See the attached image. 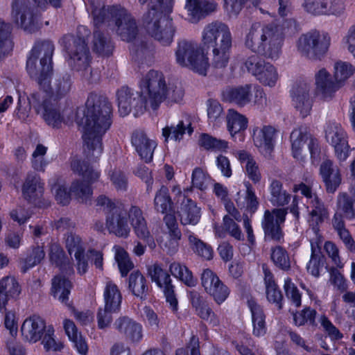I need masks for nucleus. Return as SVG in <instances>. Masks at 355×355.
<instances>
[{
	"mask_svg": "<svg viewBox=\"0 0 355 355\" xmlns=\"http://www.w3.org/2000/svg\"><path fill=\"white\" fill-rule=\"evenodd\" d=\"M116 98L119 112L123 116L128 115L132 108L135 110V115H139L149 106V103H146L145 95L142 92L139 96L127 87H123L117 91Z\"/></svg>",
	"mask_w": 355,
	"mask_h": 355,
	"instance_id": "15",
	"label": "nucleus"
},
{
	"mask_svg": "<svg viewBox=\"0 0 355 355\" xmlns=\"http://www.w3.org/2000/svg\"><path fill=\"white\" fill-rule=\"evenodd\" d=\"M286 215V211L284 209L265 211L261 225L266 239L281 240L283 237L281 225L284 222Z\"/></svg>",
	"mask_w": 355,
	"mask_h": 355,
	"instance_id": "19",
	"label": "nucleus"
},
{
	"mask_svg": "<svg viewBox=\"0 0 355 355\" xmlns=\"http://www.w3.org/2000/svg\"><path fill=\"white\" fill-rule=\"evenodd\" d=\"M315 96L322 102H330L339 90L331 74L325 68H320L314 74Z\"/></svg>",
	"mask_w": 355,
	"mask_h": 355,
	"instance_id": "17",
	"label": "nucleus"
},
{
	"mask_svg": "<svg viewBox=\"0 0 355 355\" xmlns=\"http://www.w3.org/2000/svg\"><path fill=\"white\" fill-rule=\"evenodd\" d=\"M270 201L275 205L282 206L287 204L290 199V195L282 189V184L276 180L271 182L269 187Z\"/></svg>",
	"mask_w": 355,
	"mask_h": 355,
	"instance_id": "49",
	"label": "nucleus"
},
{
	"mask_svg": "<svg viewBox=\"0 0 355 355\" xmlns=\"http://www.w3.org/2000/svg\"><path fill=\"white\" fill-rule=\"evenodd\" d=\"M87 10L92 15L95 26L105 22L110 17L112 21L114 22V30L121 40L130 42L137 35L135 21L121 6H115L105 8V7H94L93 4H91Z\"/></svg>",
	"mask_w": 355,
	"mask_h": 355,
	"instance_id": "7",
	"label": "nucleus"
},
{
	"mask_svg": "<svg viewBox=\"0 0 355 355\" xmlns=\"http://www.w3.org/2000/svg\"><path fill=\"white\" fill-rule=\"evenodd\" d=\"M199 144L207 150L215 152H224L228 148L227 141L215 138L205 133L200 136Z\"/></svg>",
	"mask_w": 355,
	"mask_h": 355,
	"instance_id": "51",
	"label": "nucleus"
},
{
	"mask_svg": "<svg viewBox=\"0 0 355 355\" xmlns=\"http://www.w3.org/2000/svg\"><path fill=\"white\" fill-rule=\"evenodd\" d=\"M44 185L40 176L36 174H28L21 188L24 198L29 202H35L43 195Z\"/></svg>",
	"mask_w": 355,
	"mask_h": 355,
	"instance_id": "31",
	"label": "nucleus"
},
{
	"mask_svg": "<svg viewBox=\"0 0 355 355\" xmlns=\"http://www.w3.org/2000/svg\"><path fill=\"white\" fill-rule=\"evenodd\" d=\"M115 260L118 263L120 272L123 277L127 275L128 272L134 267L127 252L119 246L114 247Z\"/></svg>",
	"mask_w": 355,
	"mask_h": 355,
	"instance_id": "55",
	"label": "nucleus"
},
{
	"mask_svg": "<svg viewBox=\"0 0 355 355\" xmlns=\"http://www.w3.org/2000/svg\"><path fill=\"white\" fill-rule=\"evenodd\" d=\"M207 105L209 124L215 128L219 127L222 124L224 118L222 105L215 100H209Z\"/></svg>",
	"mask_w": 355,
	"mask_h": 355,
	"instance_id": "50",
	"label": "nucleus"
},
{
	"mask_svg": "<svg viewBox=\"0 0 355 355\" xmlns=\"http://www.w3.org/2000/svg\"><path fill=\"white\" fill-rule=\"evenodd\" d=\"M189 295L190 302L196 315L211 327L219 326V318L210 307L206 299L194 291H190Z\"/></svg>",
	"mask_w": 355,
	"mask_h": 355,
	"instance_id": "22",
	"label": "nucleus"
},
{
	"mask_svg": "<svg viewBox=\"0 0 355 355\" xmlns=\"http://www.w3.org/2000/svg\"><path fill=\"white\" fill-rule=\"evenodd\" d=\"M324 131L325 140L333 148L335 157L339 162H345L352 151L347 133L340 123L334 121L327 123Z\"/></svg>",
	"mask_w": 355,
	"mask_h": 355,
	"instance_id": "12",
	"label": "nucleus"
},
{
	"mask_svg": "<svg viewBox=\"0 0 355 355\" xmlns=\"http://www.w3.org/2000/svg\"><path fill=\"white\" fill-rule=\"evenodd\" d=\"M71 283L65 277L56 276L52 281L51 294L62 304L69 306V296Z\"/></svg>",
	"mask_w": 355,
	"mask_h": 355,
	"instance_id": "38",
	"label": "nucleus"
},
{
	"mask_svg": "<svg viewBox=\"0 0 355 355\" xmlns=\"http://www.w3.org/2000/svg\"><path fill=\"white\" fill-rule=\"evenodd\" d=\"M44 336L42 343L46 351H61L64 345L62 342L56 340L53 336L54 329L52 326H48L44 331Z\"/></svg>",
	"mask_w": 355,
	"mask_h": 355,
	"instance_id": "61",
	"label": "nucleus"
},
{
	"mask_svg": "<svg viewBox=\"0 0 355 355\" xmlns=\"http://www.w3.org/2000/svg\"><path fill=\"white\" fill-rule=\"evenodd\" d=\"M192 186L200 191L207 190L211 184L209 175L200 168H196L191 175Z\"/></svg>",
	"mask_w": 355,
	"mask_h": 355,
	"instance_id": "58",
	"label": "nucleus"
},
{
	"mask_svg": "<svg viewBox=\"0 0 355 355\" xmlns=\"http://www.w3.org/2000/svg\"><path fill=\"white\" fill-rule=\"evenodd\" d=\"M172 202L167 187L162 186L157 191L154 198L155 209L162 214L171 209Z\"/></svg>",
	"mask_w": 355,
	"mask_h": 355,
	"instance_id": "52",
	"label": "nucleus"
},
{
	"mask_svg": "<svg viewBox=\"0 0 355 355\" xmlns=\"http://www.w3.org/2000/svg\"><path fill=\"white\" fill-rule=\"evenodd\" d=\"M217 3L210 0H187L185 8L188 12L189 20L197 22L201 18L215 11Z\"/></svg>",
	"mask_w": 355,
	"mask_h": 355,
	"instance_id": "29",
	"label": "nucleus"
},
{
	"mask_svg": "<svg viewBox=\"0 0 355 355\" xmlns=\"http://www.w3.org/2000/svg\"><path fill=\"white\" fill-rule=\"evenodd\" d=\"M129 288L136 297L145 299L148 291L145 277L138 271L132 272L129 277Z\"/></svg>",
	"mask_w": 355,
	"mask_h": 355,
	"instance_id": "44",
	"label": "nucleus"
},
{
	"mask_svg": "<svg viewBox=\"0 0 355 355\" xmlns=\"http://www.w3.org/2000/svg\"><path fill=\"white\" fill-rule=\"evenodd\" d=\"M129 220L136 236L145 241L149 248H154L156 245L155 241L147 227L142 211L139 207H131L130 208Z\"/></svg>",
	"mask_w": 355,
	"mask_h": 355,
	"instance_id": "25",
	"label": "nucleus"
},
{
	"mask_svg": "<svg viewBox=\"0 0 355 355\" xmlns=\"http://www.w3.org/2000/svg\"><path fill=\"white\" fill-rule=\"evenodd\" d=\"M345 7L343 0H324V15L340 16L345 12Z\"/></svg>",
	"mask_w": 355,
	"mask_h": 355,
	"instance_id": "64",
	"label": "nucleus"
},
{
	"mask_svg": "<svg viewBox=\"0 0 355 355\" xmlns=\"http://www.w3.org/2000/svg\"><path fill=\"white\" fill-rule=\"evenodd\" d=\"M21 293L18 280L12 275L0 279V308H4L11 299L17 300Z\"/></svg>",
	"mask_w": 355,
	"mask_h": 355,
	"instance_id": "28",
	"label": "nucleus"
},
{
	"mask_svg": "<svg viewBox=\"0 0 355 355\" xmlns=\"http://www.w3.org/2000/svg\"><path fill=\"white\" fill-rule=\"evenodd\" d=\"M153 282L162 291L173 286L169 275L158 264H154L149 269Z\"/></svg>",
	"mask_w": 355,
	"mask_h": 355,
	"instance_id": "48",
	"label": "nucleus"
},
{
	"mask_svg": "<svg viewBox=\"0 0 355 355\" xmlns=\"http://www.w3.org/2000/svg\"><path fill=\"white\" fill-rule=\"evenodd\" d=\"M245 67L263 85L274 87L279 76L277 68L269 62H266L257 55H252L245 61Z\"/></svg>",
	"mask_w": 355,
	"mask_h": 355,
	"instance_id": "14",
	"label": "nucleus"
},
{
	"mask_svg": "<svg viewBox=\"0 0 355 355\" xmlns=\"http://www.w3.org/2000/svg\"><path fill=\"white\" fill-rule=\"evenodd\" d=\"M71 168L73 171L81 175L84 182H87V184L80 183L78 181L73 182L70 189V193H69L66 191L62 180L60 178L51 180L50 182L51 191L54 194L56 201L62 205H66L69 202L70 193L82 201H86L92 194V189L88 184L93 183L100 176L98 171L78 159H74L72 161Z\"/></svg>",
	"mask_w": 355,
	"mask_h": 355,
	"instance_id": "5",
	"label": "nucleus"
},
{
	"mask_svg": "<svg viewBox=\"0 0 355 355\" xmlns=\"http://www.w3.org/2000/svg\"><path fill=\"white\" fill-rule=\"evenodd\" d=\"M291 152L293 157L297 160H304L307 155V149L313 162L320 155L318 141L311 137L304 128L294 129L291 134Z\"/></svg>",
	"mask_w": 355,
	"mask_h": 355,
	"instance_id": "13",
	"label": "nucleus"
},
{
	"mask_svg": "<svg viewBox=\"0 0 355 355\" xmlns=\"http://www.w3.org/2000/svg\"><path fill=\"white\" fill-rule=\"evenodd\" d=\"M271 259L274 263L284 270L291 268V262L287 252L281 247L275 248L271 254Z\"/></svg>",
	"mask_w": 355,
	"mask_h": 355,
	"instance_id": "63",
	"label": "nucleus"
},
{
	"mask_svg": "<svg viewBox=\"0 0 355 355\" xmlns=\"http://www.w3.org/2000/svg\"><path fill=\"white\" fill-rule=\"evenodd\" d=\"M292 103L295 110L302 117L310 114L313 103L309 96L307 87L300 86L292 95Z\"/></svg>",
	"mask_w": 355,
	"mask_h": 355,
	"instance_id": "34",
	"label": "nucleus"
},
{
	"mask_svg": "<svg viewBox=\"0 0 355 355\" xmlns=\"http://www.w3.org/2000/svg\"><path fill=\"white\" fill-rule=\"evenodd\" d=\"M200 51L196 43L182 41L178 43L175 51L176 62L178 64L185 67L187 63H191L193 58Z\"/></svg>",
	"mask_w": 355,
	"mask_h": 355,
	"instance_id": "41",
	"label": "nucleus"
},
{
	"mask_svg": "<svg viewBox=\"0 0 355 355\" xmlns=\"http://www.w3.org/2000/svg\"><path fill=\"white\" fill-rule=\"evenodd\" d=\"M139 88L153 110H157L162 102L167 105L179 103L184 94L180 83L169 82L166 84L164 74L155 70H150L143 77Z\"/></svg>",
	"mask_w": 355,
	"mask_h": 355,
	"instance_id": "4",
	"label": "nucleus"
},
{
	"mask_svg": "<svg viewBox=\"0 0 355 355\" xmlns=\"http://www.w3.org/2000/svg\"><path fill=\"white\" fill-rule=\"evenodd\" d=\"M336 209L348 218L355 217V189L340 192L336 198Z\"/></svg>",
	"mask_w": 355,
	"mask_h": 355,
	"instance_id": "39",
	"label": "nucleus"
},
{
	"mask_svg": "<svg viewBox=\"0 0 355 355\" xmlns=\"http://www.w3.org/2000/svg\"><path fill=\"white\" fill-rule=\"evenodd\" d=\"M144 21L148 33L162 45L172 42L175 33L173 23L169 19L162 17L154 6L144 15Z\"/></svg>",
	"mask_w": 355,
	"mask_h": 355,
	"instance_id": "10",
	"label": "nucleus"
},
{
	"mask_svg": "<svg viewBox=\"0 0 355 355\" xmlns=\"http://www.w3.org/2000/svg\"><path fill=\"white\" fill-rule=\"evenodd\" d=\"M89 55L85 41L78 38L74 40L73 46L69 51V64L78 71H81L82 75L91 81H95L98 77L94 78L92 71L89 70Z\"/></svg>",
	"mask_w": 355,
	"mask_h": 355,
	"instance_id": "16",
	"label": "nucleus"
},
{
	"mask_svg": "<svg viewBox=\"0 0 355 355\" xmlns=\"http://www.w3.org/2000/svg\"><path fill=\"white\" fill-rule=\"evenodd\" d=\"M284 290L286 297L296 307L301 305L302 295L290 277L284 279Z\"/></svg>",
	"mask_w": 355,
	"mask_h": 355,
	"instance_id": "60",
	"label": "nucleus"
},
{
	"mask_svg": "<svg viewBox=\"0 0 355 355\" xmlns=\"http://www.w3.org/2000/svg\"><path fill=\"white\" fill-rule=\"evenodd\" d=\"M105 307L110 311H119L122 296L117 286L110 280H107L103 292Z\"/></svg>",
	"mask_w": 355,
	"mask_h": 355,
	"instance_id": "37",
	"label": "nucleus"
},
{
	"mask_svg": "<svg viewBox=\"0 0 355 355\" xmlns=\"http://www.w3.org/2000/svg\"><path fill=\"white\" fill-rule=\"evenodd\" d=\"M96 205L109 211L106 216V227L110 233L118 237L126 238L129 236L130 209L126 211L122 207L116 206L114 202L104 196L97 198Z\"/></svg>",
	"mask_w": 355,
	"mask_h": 355,
	"instance_id": "9",
	"label": "nucleus"
},
{
	"mask_svg": "<svg viewBox=\"0 0 355 355\" xmlns=\"http://www.w3.org/2000/svg\"><path fill=\"white\" fill-rule=\"evenodd\" d=\"M111 105L96 95L88 97L85 107L77 110L76 121L83 132L88 156L98 157L103 151L102 138L111 125Z\"/></svg>",
	"mask_w": 355,
	"mask_h": 355,
	"instance_id": "2",
	"label": "nucleus"
},
{
	"mask_svg": "<svg viewBox=\"0 0 355 355\" xmlns=\"http://www.w3.org/2000/svg\"><path fill=\"white\" fill-rule=\"evenodd\" d=\"M201 284L205 292L217 304L223 303L230 295L227 286L210 269H205L201 275Z\"/></svg>",
	"mask_w": 355,
	"mask_h": 355,
	"instance_id": "18",
	"label": "nucleus"
},
{
	"mask_svg": "<svg viewBox=\"0 0 355 355\" xmlns=\"http://www.w3.org/2000/svg\"><path fill=\"white\" fill-rule=\"evenodd\" d=\"M322 242V240L320 238H318L317 241H311V259L307 263L306 269L307 271L311 274L313 276L318 277L320 275V263L319 259L318 258V253L320 251V245Z\"/></svg>",
	"mask_w": 355,
	"mask_h": 355,
	"instance_id": "53",
	"label": "nucleus"
},
{
	"mask_svg": "<svg viewBox=\"0 0 355 355\" xmlns=\"http://www.w3.org/2000/svg\"><path fill=\"white\" fill-rule=\"evenodd\" d=\"M284 42L282 30L272 24H253L244 38V45L248 49L272 60L280 57Z\"/></svg>",
	"mask_w": 355,
	"mask_h": 355,
	"instance_id": "3",
	"label": "nucleus"
},
{
	"mask_svg": "<svg viewBox=\"0 0 355 355\" xmlns=\"http://www.w3.org/2000/svg\"><path fill=\"white\" fill-rule=\"evenodd\" d=\"M181 223L184 225H195L200 221V208L190 198H186L180 204L179 211Z\"/></svg>",
	"mask_w": 355,
	"mask_h": 355,
	"instance_id": "33",
	"label": "nucleus"
},
{
	"mask_svg": "<svg viewBox=\"0 0 355 355\" xmlns=\"http://www.w3.org/2000/svg\"><path fill=\"white\" fill-rule=\"evenodd\" d=\"M262 268L264 273V283L267 299L269 302L278 304L279 308H281L279 304L282 299L281 291L278 289L271 272L265 265H263Z\"/></svg>",
	"mask_w": 355,
	"mask_h": 355,
	"instance_id": "43",
	"label": "nucleus"
},
{
	"mask_svg": "<svg viewBox=\"0 0 355 355\" xmlns=\"http://www.w3.org/2000/svg\"><path fill=\"white\" fill-rule=\"evenodd\" d=\"M53 49V45L49 42L35 46L28 58L26 68L29 75L37 82L40 87L28 98L30 105L49 125L58 128L62 123L69 122L64 119V115L71 111L61 114L55 101L69 92L71 83L69 77L61 78L56 80L53 91L49 90Z\"/></svg>",
	"mask_w": 355,
	"mask_h": 355,
	"instance_id": "1",
	"label": "nucleus"
},
{
	"mask_svg": "<svg viewBox=\"0 0 355 355\" xmlns=\"http://www.w3.org/2000/svg\"><path fill=\"white\" fill-rule=\"evenodd\" d=\"M113 327L129 342L139 343L143 338L142 325L129 317L120 316L114 321Z\"/></svg>",
	"mask_w": 355,
	"mask_h": 355,
	"instance_id": "23",
	"label": "nucleus"
},
{
	"mask_svg": "<svg viewBox=\"0 0 355 355\" xmlns=\"http://www.w3.org/2000/svg\"><path fill=\"white\" fill-rule=\"evenodd\" d=\"M181 236V232L175 231L173 233H167L165 238L160 241L159 245L168 254H173L178 250Z\"/></svg>",
	"mask_w": 355,
	"mask_h": 355,
	"instance_id": "57",
	"label": "nucleus"
},
{
	"mask_svg": "<svg viewBox=\"0 0 355 355\" xmlns=\"http://www.w3.org/2000/svg\"><path fill=\"white\" fill-rule=\"evenodd\" d=\"M65 245L69 254L74 257L78 273L84 275L87 271L89 265L80 238L70 231L67 232Z\"/></svg>",
	"mask_w": 355,
	"mask_h": 355,
	"instance_id": "20",
	"label": "nucleus"
},
{
	"mask_svg": "<svg viewBox=\"0 0 355 355\" xmlns=\"http://www.w3.org/2000/svg\"><path fill=\"white\" fill-rule=\"evenodd\" d=\"M248 306L252 315L253 334L257 337L264 336L266 333V325L262 308L253 299L248 300Z\"/></svg>",
	"mask_w": 355,
	"mask_h": 355,
	"instance_id": "35",
	"label": "nucleus"
},
{
	"mask_svg": "<svg viewBox=\"0 0 355 355\" xmlns=\"http://www.w3.org/2000/svg\"><path fill=\"white\" fill-rule=\"evenodd\" d=\"M45 253L41 247L33 248L21 262V269L26 272L31 268L39 264L44 258Z\"/></svg>",
	"mask_w": 355,
	"mask_h": 355,
	"instance_id": "59",
	"label": "nucleus"
},
{
	"mask_svg": "<svg viewBox=\"0 0 355 355\" xmlns=\"http://www.w3.org/2000/svg\"><path fill=\"white\" fill-rule=\"evenodd\" d=\"M189 241L192 250L200 257L210 260L213 257V250L210 245L198 239L195 235H189Z\"/></svg>",
	"mask_w": 355,
	"mask_h": 355,
	"instance_id": "54",
	"label": "nucleus"
},
{
	"mask_svg": "<svg viewBox=\"0 0 355 355\" xmlns=\"http://www.w3.org/2000/svg\"><path fill=\"white\" fill-rule=\"evenodd\" d=\"M28 4L27 0H13L11 18L17 26L31 32L35 28V18Z\"/></svg>",
	"mask_w": 355,
	"mask_h": 355,
	"instance_id": "21",
	"label": "nucleus"
},
{
	"mask_svg": "<svg viewBox=\"0 0 355 355\" xmlns=\"http://www.w3.org/2000/svg\"><path fill=\"white\" fill-rule=\"evenodd\" d=\"M51 261L66 272H73L72 264L67 260L64 252L57 243H52L49 250Z\"/></svg>",
	"mask_w": 355,
	"mask_h": 355,
	"instance_id": "45",
	"label": "nucleus"
},
{
	"mask_svg": "<svg viewBox=\"0 0 355 355\" xmlns=\"http://www.w3.org/2000/svg\"><path fill=\"white\" fill-rule=\"evenodd\" d=\"M320 175L327 193H334L342 183V172L331 159L324 160L320 166Z\"/></svg>",
	"mask_w": 355,
	"mask_h": 355,
	"instance_id": "24",
	"label": "nucleus"
},
{
	"mask_svg": "<svg viewBox=\"0 0 355 355\" xmlns=\"http://www.w3.org/2000/svg\"><path fill=\"white\" fill-rule=\"evenodd\" d=\"M10 26L0 21V55L12 49V43L10 38Z\"/></svg>",
	"mask_w": 355,
	"mask_h": 355,
	"instance_id": "62",
	"label": "nucleus"
},
{
	"mask_svg": "<svg viewBox=\"0 0 355 355\" xmlns=\"http://www.w3.org/2000/svg\"><path fill=\"white\" fill-rule=\"evenodd\" d=\"M132 143L136 151L146 162L153 159L154 150L157 144L143 132H136L132 137Z\"/></svg>",
	"mask_w": 355,
	"mask_h": 355,
	"instance_id": "30",
	"label": "nucleus"
},
{
	"mask_svg": "<svg viewBox=\"0 0 355 355\" xmlns=\"http://www.w3.org/2000/svg\"><path fill=\"white\" fill-rule=\"evenodd\" d=\"M45 322L37 315L27 318L22 323L21 332L24 339L31 343L39 341L46 329Z\"/></svg>",
	"mask_w": 355,
	"mask_h": 355,
	"instance_id": "27",
	"label": "nucleus"
},
{
	"mask_svg": "<svg viewBox=\"0 0 355 355\" xmlns=\"http://www.w3.org/2000/svg\"><path fill=\"white\" fill-rule=\"evenodd\" d=\"M209 66L208 58L200 49L194 58H193L191 63H187L185 67L189 68L195 73L205 76L207 73Z\"/></svg>",
	"mask_w": 355,
	"mask_h": 355,
	"instance_id": "56",
	"label": "nucleus"
},
{
	"mask_svg": "<svg viewBox=\"0 0 355 355\" xmlns=\"http://www.w3.org/2000/svg\"><path fill=\"white\" fill-rule=\"evenodd\" d=\"M186 132L189 135H191L193 128L190 123L184 124L183 121L179 122L175 126L165 127L162 129V136L165 138V141H167L168 139L180 141Z\"/></svg>",
	"mask_w": 355,
	"mask_h": 355,
	"instance_id": "46",
	"label": "nucleus"
},
{
	"mask_svg": "<svg viewBox=\"0 0 355 355\" xmlns=\"http://www.w3.org/2000/svg\"><path fill=\"white\" fill-rule=\"evenodd\" d=\"M275 134V129L270 125L253 128L254 144L259 151L265 156L269 155L273 149Z\"/></svg>",
	"mask_w": 355,
	"mask_h": 355,
	"instance_id": "26",
	"label": "nucleus"
},
{
	"mask_svg": "<svg viewBox=\"0 0 355 355\" xmlns=\"http://www.w3.org/2000/svg\"><path fill=\"white\" fill-rule=\"evenodd\" d=\"M329 45V36L315 31L302 35L296 42L297 51L309 59L320 58L324 55Z\"/></svg>",
	"mask_w": 355,
	"mask_h": 355,
	"instance_id": "11",
	"label": "nucleus"
},
{
	"mask_svg": "<svg viewBox=\"0 0 355 355\" xmlns=\"http://www.w3.org/2000/svg\"><path fill=\"white\" fill-rule=\"evenodd\" d=\"M236 157L245 169L248 178L254 183L259 182L261 175L259 166L252 156L245 150H239L236 153Z\"/></svg>",
	"mask_w": 355,
	"mask_h": 355,
	"instance_id": "40",
	"label": "nucleus"
},
{
	"mask_svg": "<svg viewBox=\"0 0 355 355\" xmlns=\"http://www.w3.org/2000/svg\"><path fill=\"white\" fill-rule=\"evenodd\" d=\"M203 44L211 49V64L215 68L225 67L230 60L232 37L228 26L214 21L207 24L202 33Z\"/></svg>",
	"mask_w": 355,
	"mask_h": 355,
	"instance_id": "6",
	"label": "nucleus"
},
{
	"mask_svg": "<svg viewBox=\"0 0 355 355\" xmlns=\"http://www.w3.org/2000/svg\"><path fill=\"white\" fill-rule=\"evenodd\" d=\"M224 101L239 107L245 106L263 107L266 102V94L259 86L251 84L226 88L223 92Z\"/></svg>",
	"mask_w": 355,
	"mask_h": 355,
	"instance_id": "8",
	"label": "nucleus"
},
{
	"mask_svg": "<svg viewBox=\"0 0 355 355\" xmlns=\"http://www.w3.org/2000/svg\"><path fill=\"white\" fill-rule=\"evenodd\" d=\"M355 73V67L345 61H336L334 64V79L338 89L343 87L347 80Z\"/></svg>",
	"mask_w": 355,
	"mask_h": 355,
	"instance_id": "42",
	"label": "nucleus"
},
{
	"mask_svg": "<svg viewBox=\"0 0 355 355\" xmlns=\"http://www.w3.org/2000/svg\"><path fill=\"white\" fill-rule=\"evenodd\" d=\"M169 270L174 277L179 279L188 286H196V279L185 266L178 262H173L169 266Z\"/></svg>",
	"mask_w": 355,
	"mask_h": 355,
	"instance_id": "47",
	"label": "nucleus"
},
{
	"mask_svg": "<svg viewBox=\"0 0 355 355\" xmlns=\"http://www.w3.org/2000/svg\"><path fill=\"white\" fill-rule=\"evenodd\" d=\"M227 130L232 137L245 130L248 125V118L234 109H230L226 116Z\"/></svg>",
	"mask_w": 355,
	"mask_h": 355,
	"instance_id": "36",
	"label": "nucleus"
},
{
	"mask_svg": "<svg viewBox=\"0 0 355 355\" xmlns=\"http://www.w3.org/2000/svg\"><path fill=\"white\" fill-rule=\"evenodd\" d=\"M307 208L311 209L309 211L308 222L315 233V241H317L318 238L322 239L321 236L318 235L316 227L328 218V211L319 198H315L311 199V205H307Z\"/></svg>",
	"mask_w": 355,
	"mask_h": 355,
	"instance_id": "32",
	"label": "nucleus"
}]
</instances>
